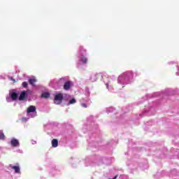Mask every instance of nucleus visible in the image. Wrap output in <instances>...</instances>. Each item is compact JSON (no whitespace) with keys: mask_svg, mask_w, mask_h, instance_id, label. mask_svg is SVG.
I'll return each mask as SVG.
<instances>
[{"mask_svg":"<svg viewBox=\"0 0 179 179\" xmlns=\"http://www.w3.org/2000/svg\"><path fill=\"white\" fill-rule=\"evenodd\" d=\"M82 131L84 134L89 135V146L92 148V150L97 152L100 150V145H101V136L100 135V129L99 124L94 122V116L90 115L87 119V123L83 127ZM93 148L96 150H93Z\"/></svg>","mask_w":179,"mask_h":179,"instance_id":"nucleus-1","label":"nucleus"},{"mask_svg":"<svg viewBox=\"0 0 179 179\" xmlns=\"http://www.w3.org/2000/svg\"><path fill=\"white\" fill-rule=\"evenodd\" d=\"M106 164L110 166L111 164V158L103 157H100L97 155H90L85 158V166L89 167V166H100V164Z\"/></svg>","mask_w":179,"mask_h":179,"instance_id":"nucleus-2","label":"nucleus"},{"mask_svg":"<svg viewBox=\"0 0 179 179\" xmlns=\"http://www.w3.org/2000/svg\"><path fill=\"white\" fill-rule=\"evenodd\" d=\"M86 49H85L83 46H80L77 54L78 59L76 62V66L78 69L82 71L86 69V65H87V57H86Z\"/></svg>","mask_w":179,"mask_h":179,"instance_id":"nucleus-3","label":"nucleus"},{"mask_svg":"<svg viewBox=\"0 0 179 179\" xmlns=\"http://www.w3.org/2000/svg\"><path fill=\"white\" fill-rule=\"evenodd\" d=\"M134 82V72L131 71H125L122 73L117 78V83L125 86V85H131Z\"/></svg>","mask_w":179,"mask_h":179,"instance_id":"nucleus-4","label":"nucleus"},{"mask_svg":"<svg viewBox=\"0 0 179 179\" xmlns=\"http://www.w3.org/2000/svg\"><path fill=\"white\" fill-rule=\"evenodd\" d=\"M27 91H22L20 96L16 90H13L9 94V96L6 97V101L8 103H10V101H15V100H20V101H23V100H26L27 99Z\"/></svg>","mask_w":179,"mask_h":179,"instance_id":"nucleus-5","label":"nucleus"},{"mask_svg":"<svg viewBox=\"0 0 179 179\" xmlns=\"http://www.w3.org/2000/svg\"><path fill=\"white\" fill-rule=\"evenodd\" d=\"M174 94V90L167 88L164 91L155 92L152 94H147L143 99L144 100H148V99H152V97H161V99H164L167 96H173Z\"/></svg>","mask_w":179,"mask_h":179,"instance_id":"nucleus-6","label":"nucleus"},{"mask_svg":"<svg viewBox=\"0 0 179 179\" xmlns=\"http://www.w3.org/2000/svg\"><path fill=\"white\" fill-rule=\"evenodd\" d=\"M85 95L86 96V98H82L80 99V103L81 107L83 108H87L92 104V100L89 99V96H90V90H89V87H85Z\"/></svg>","mask_w":179,"mask_h":179,"instance_id":"nucleus-7","label":"nucleus"},{"mask_svg":"<svg viewBox=\"0 0 179 179\" xmlns=\"http://www.w3.org/2000/svg\"><path fill=\"white\" fill-rule=\"evenodd\" d=\"M27 117H22V120L23 122H27V121H29V118H34V117H37V111L36 110L35 106H30L27 108Z\"/></svg>","mask_w":179,"mask_h":179,"instance_id":"nucleus-8","label":"nucleus"},{"mask_svg":"<svg viewBox=\"0 0 179 179\" xmlns=\"http://www.w3.org/2000/svg\"><path fill=\"white\" fill-rule=\"evenodd\" d=\"M156 113V103L153 102L152 105H150L148 108H145L143 113L139 114L138 118H142L146 115H153Z\"/></svg>","mask_w":179,"mask_h":179,"instance_id":"nucleus-9","label":"nucleus"},{"mask_svg":"<svg viewBox=\"0 0 179 179\" xmlns=\"http://www.w3.org/2000/svg\"><path fill=\"white\" fill-rule=\"evenodd\" d=\"M66 80V78H62L59 80L54 79L50 80L49 83V86L52 87V89H55V90H58L59 87L62 85V83Z\"/></svg>","mask_w":179,"mask_h":179,"instance_id":"nucleus-10","label":"nucleus"},{"mask_svg":"<svg viewBox=\"0 0 179 179\" xmlns=\"http://www.w3.org/2000/svg\"><path fill=\"white\" fill-rule=\"evenodd\" d=\"M62 101H65V94L57 93L55 95L54 103L55 104H62Z\"/></svg>","mask_w":179,"mask_h":179,"instance_id":"nucleus-11","label":"nucleus"},{"mask_svg":"<svg viewBox=\"0 0 179 179\" xmlns=\"http://www.w3.org/2000/svg\"><path fill=\"white\" fill-rule=\"evenodd\" d=\"M62 170V169H61V167H59V166L52 165L50 167L49 176H50V177H55V176H57V174H59V173H61Z\"/></svg>","mask_w":179,"mask_h":179,"instance_id":"nucleus-12","label":"nucleus"},{"mask_svg":"<svg viewBox=\"0 0 179 179\" xmlns=\"http://www.w3.org/2000/svg\"><path fill=\"white\" fill-rule=\"evenodd\" d=\"M64 101L66 106H71V104H75L76 103V99L73 97H71V95L64 94Z\"/></svg>","mask_w":179,"mask_h":179,"instance_id":"nucleus-13","label":"nucleus"},{"mask_svg":"<svg viewBox=\"0 0 179 179\" xmlns=\"http://www.w3.org/2000/svg\"><path fill=\"white\" fill-rule=\"evenodd\" d=\"M127 166L130 170H136L138 169V163L132 160H127Z\"/></svg>","mask_w":179,"mask_h":179,"instance_id":"nucleus-14","label":"nucleus"},{"mask_svg":"<svg viewBox=\"0 0 179 179\" xmlns=\"http://www.w3.org/2000/svg\"><path fill=\"white\" fill-rule=\"evenodd\" d=\"M64 90H69L72 86H73V83L71 80L64 81Z\"/></svg>","mask_w":179,"mask_h":179,"instance_id":"nucleus-15","label":"nucleus"},{"mask_svg":"<svg viewBox=\"0 0 179 179\" xmlns=\"http://www.w3.org/2000/svg\"><path fill=\"white\" fill-rule=\"evenodd\" d=\"M100 76H101V73H92L90 77V80H91V82H96Z\"/></svg>","mask_w":179,"mask_h":179,"instance_id":"nucleus-16","label":"nucleus"},{"mask_svg":"<svg viewBox=\"0 0 179 179\" xmlns=\"http://www.w3.org/2000/svg\"><path fill=\"white\" fill-rule=\"evenodd\" d=\"M10 145L13 148H17L20 146V143L19 142V140L16 138H12L10 141Z\"/></svg>","mask_w":179,"mask_h":179,"instance_id":"nucleus-17","label":"nucleus"},{"mask_svg":"<svg viewBox=\"0 0 179 179\" xmlns=\"http://www.w3.org/2000/svg\"><path fill=\"white\" fill-rule=\"evenodd\" d=\"M164 176H166V171H162L161 172H157L154 176V178H155V179H160V178H162V177H164Z\"/></svg>","mask_w":179,"mask_h":179,"instance_id":"nucleus-18","label":"nucleus"},{"mask_svg":"<svg viewBox=\"0 0 179 179\" xmlns=\"http://www.w3.org/2000/svg\"><path fill=\"white\" fill-rule=\"evenodd\" d=\"M55 125V123L54 122H49L47 124L45 125V131H48V129L52 130L54 129V127Z\"/></svg>","mask_w":179,"mask_h":179,"instance_id":"nucleus-19","label":"nucleus"},{"mask_svg":"<svg viewBox=\"0 0 179 179\" xmlns=\"http://www.w3.org/2000/svg\"><path fill=\"white\" fill-rule=\"evenodd\" d=\"M28 82L32 87H36V82H37V79L35 78H29Z\"/></svg>","mask_w":179,"mask_h":179,"instance_id":"nucleus-20","label":"nucleus"},{"mask_svg":"<svg viewBox=\"0 0 179 179\" xmlns=\"http://www.w3.org/2000/svg\"><path fill=\"white\" fill-rule=\"evenodd\" d=\"M9 167H10L11 169H13V170H15V173L16 174H19L20 173V167L17 166H13L12 164L9 165Z\"/></svg>","mask_w":179,"mask_h":179,"instance_id":"nucleus-21","label":"nucleus"},{"mask_svg":"<svg viewBox=\"0 0 179 179\" xmlns=\"http://www.w3.org/2000/svg\"><path fill=\"white\" fill-rule=\"evenodd\" d=\"M101 80L106 85V83H108L110 85V78L107 76H103L101 74Z\"/></svg>","mask_w":179,"mask_h":179,"instance_id":"nucleus-22","label":"nucleus"},{"mask_svg":"<svg viewBox=\"0 0 179 179\" xmlns=\"http://www.w3.org/2000/svg\"><path fill=\"white\" fill-rule=\"evenodd\" d=\"M118 178V175H115L113 178H110V177H108V174H103L100 179H117Z\"/></svg>","mask_w":179,"mask_h":179,"instance_id":"nucleus-23","label":"nucleus"},{"mask_svg":"<svg viewBox=\"0 0 179 179\" xmlns=\"http://www.w3.org/2000/svg\"><path fill=\"white\" fill-rule=\"evenodd\" d=\"M117 143H118V142L114 140H111L106 143V148H110V146H114V145H117Z\"/></svg>","mask_w":179,"mask_h":179,"instance_id":"nucleus-24","label":"nucleus"},{"mask_svg":"<svg viewBox=\"0 0 179 179\" xmlns=\"http://www.w3.org/2000/svg\"><path fill=\"white\" fill-rule=\"evenodd\" d=\"M52 148H57L58 147V140L57 139H56V138L52 139Z\"/></svg>","mask_w":179,"mask_h":179,"instance_id":"nucleus-25","label":"nucleus"},{"mask_svg":"<svg viewBox=\"0 0 179 179\" xmlns=\"http://www.w3.org/2000/svg\"><path fill=\"white\" fill-rule=\"evenodd\" d=\"M106 88L108 89V92H110V93H114V88L108 83H106Z\"/></svg>","mask_w":179,"mask_h":179,"instance_id":"nucleus-26","label":"nucleus"},{"mask_svg":"<svg viewBox=\"0 0 179 179\" xmlns=\"http://www.w3.org/2000/svg\"><path fill=\"white\" fill-rule=\"evenodd\" d=\"M50 92H43L41 94L42 99H48L50 98Z\"/></svg>","mask_w":179,"mask_h":179,"instance_id":"nucleus-27","label":"nucleus"},{"mask_svg":"<svg viewBox=\"0 0 179 179\" xmlns=\"http://www.w3.org/2000/svg\"><path fill=\"white\" fill-rule=\"evenodd\" d=\"M114 111H115V108L113 107H109L106 108V113L108 114H110V113H114Z\"/></svg>","mask_w":179,"mask_h":179,"instance_id":"nucleus-28","label":"nucleus"},{"mask_svg":"<svg viewBox=\"0 0 179 179\" xmlns=\"http://www.w3.org/2000/svg\"><path fill=\"white\" fill-rule=\"evenodd\" d=\"M5 139V134L2 130H0V141H3Z\"/></svg>","mask_w":179,"mask_h":179,"instance_id":"nucleus-29","label":"nucleus"},{"mask_svg":"<svg viewBox=\"0 0 179 179\" xmlns=\"http://www.w3.org/2000/svg\"><path fill=\"white\" fill-rule=\"evenodd\" d=\"M22 86L24 87V89H27V87H29V83L24 81L22 83Z\"/></svg>","mask_w":179,"mask_h":179,"instance_id":"nucleus-30","label":"nucleus"},{"mask_svg":"<svg viewBox=\"0 0 179 179\" xmlns=\"http://www.w3.org/2000/svg\"><path fill=\"white\" fill-rule=\"evenodd\" d=\"M118 179H128V176L122 174L119 176Z\"/></svg>","mask_w":179,"mask_h":179,"instance_id":"nucleus-31","label":"nucleus"},{"mask_svg":"<svg viewBox=\"0 0 179 179\" xmlns=\"http://www.w3.org/2000/svg\"><path fill=\"white\" fill-rule=\"evenodd\" d=\"M17 152H18V153L23 154V150H22L20 149L17 150Z\"/></svg>","mask_w":179,"mask_h":179,"instance_id":"nucleus-32","label":"nucleus"},{"mask_svg":"<svg viewBox=\"0 0 179 179\" xmlns=\"http://www.w3.org/2000/svg\"><path fill=\"white\" fill-rule=\"evenodd\" d=\"M10 80H13V82H16V80L13 78V77H9Z\"/></svg>","mask_w":179,"mask_h":179,"instance_id":"nucleus-33","label":"nucleus"},{"mask_svg":"<svg viewBox=\"0 0 179 179\" xmlns=\"http://www.w3.org/2000/svg\"><path fill=\"white\" fill-rule=\"evenodd\" d=\"M36 143H37V141H31V144L32 145H36Z\"/></svg>","mask_w":179,"mask_h":179,"instance_id":"nucleus-34","label":"nucleus"},{"mask_svg":"<svg viewBox=\"0 0 179 179\" xmlns=\"http://www.w3.org/2000/svg\"><path fill=\"white\" fill-rule=\"evenodd\" d=\"M2 79H5V76H0V80H2Z\"/></svg>","mask_w":179,"mask_h":179,"instance_id":"nucleus-35","label":"nucleus"},{"mask_svg":"<svg viewBox=\"0 0 179 179\" xmlns=\"http://www.w3.org/2000/svg\"><path fill=\"white\" fill-rule=\"evenodd\" d=\"M142 103H143V101H138V102L137 103V106H138V104H142Z\"/></svg>","mask_w":179,"mask_h":179,"instance_id":"nucleus-36","label":"nucleus"},{"mask_svg":"<svg viewBox=\"0 0 179 179\" xmlns=\"http://www.w3.org/2000/svg\"><path fill=\"white\" fill-rule=\"evenodd\" d=\"M72 137H70L69 136H66V139H71Z\"/></svg>","mask_w":179,"mask_h":179,"instance_id":"nucleus-37","label":"nucleus"},{"mask_svg":"<svg viewBox=\"0 0 179 179\" xmlns=\"http://www.w3.org/2000/svg\"><path fill=\"white\" fill-rule=\"evenodd\" d=\"M134 74H135V76H138V72H135Z\"/></svg>","mask_w":179,"mask_h":179,"instance_id":"nucleus-38","label":"nucleus"},{"mask_svg":"<svg viewBox=\"0 0 179 179\" xmlns=\"http://www.w3.org/2000/svg\"><path fill=\"white\" fill-rule=\"evenodd\" d=\"M125 155H128V152H125Z\"/></svg>","mask_w":179,"mask_h":179,"instance_id":"nucleus-39","label":"nucleus"},{"mask_svg":"<svg viewBox=\"0 0 179 179\" xmlns=\"http://www.w3.org/2000/svg\"><path fill=\"white\" fill-rule=\"evenodd\" d=\"M121 118H122V115H120Z\"/></svg>","mask_w":179,"mask_h":179,"instance_id":"nucleus-40","label":"nucleus"},{"mask_svg":"<svg viewBox=\"0 0 179 179\" xmlns=\"http://www.w3.org/2000/svg\"><path fill=\"white\" fill-rule=\"evenodd\" d=\"M145 167H148V165H145Z\"/></svg>","mask_w":179,"mask_h":179,"instance_id":"nucleus-41","label":"nucleus"}]
</instances>
